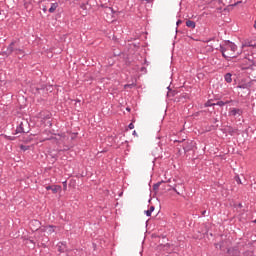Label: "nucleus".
<instances>
[{"mask_svg":"<svg viewBox=\"0 0 256 256\" xmlns=\"http://www.w3.org/2000/svg\"><path fill=\"white\" fill-rule=\"evenodd\" d=\"M57 7H59V3L55 2V3H52L50 8H49V13H53L54 11H57Z\"/></svg>","mask_w":256,"mask_h":256,"instance_id":"obj_12","label":"nucleus"},{"mask_svg":"<svg viewBox=\"0 0 256 256\" xmlns=\"http://www.w3.org/2000/svg\"><path fill=\"white\" fill-rule=\"evenodd\" d=\"M31 243H34L33 240H30Z\"/></svg>","mask_w":256,"mask_h":256,"instance_id":"obj_41","label":"nucleus"},{"mask_svg":"<svg viewBox=\"0 0 256 256\" xmlns=\"http://www.w3.org/2000/svg\"><path fill=\"white\" fill-rule=\"evenodd\" d=\"M67 182H64V185H66Z\"/></svg>","mask_w":256,"mask_h":256,"instance_id":"obj_43","label":"nucleus"},{"mask_svg":"<svg viewBox=\"0 0 256 256\" xmlns=\"http://www.w3.org/2000/svg\"><path fill=\"white\" fill-rule=\"evenodd\" d=\"M244 47H256V42L253 40L245 42Z\"/></svg>","mask_w":256,"mask_h":256,"instance_id":"obj_17","label":"nucleus"},{"mask_svg":"<svg viewBox=\"0 0 256 256\" xmlns=\"http://www.w3.org/2000/svg\"><path fill=\"white\" fill-rule=\"evenodd\" d=\"M65 1H70V3H75V0H65Z\"/></svg>","mask_w":256,"mask_h":256,"instance_id":"obj_36","label":"nucleus"},{"mask_svg":"<svg viewBox=\"0 0 256 256\" xmlns=\"http://www.w3.org/2000/svg\"><path fill=\"white\" fill-rule=\"evenodd\" d=\"M126 110L131 111V109H130V108H126Z\"/></svg>","mask_w":256,"mask_h":256,"instance_id":"obj_40","label":"nucleus"},{"mask_svg":"<svg viewBox=\"0 0 256 256\" xmlns=\"http://www.w3.org/2000/svg\"><path fill=\"white\" fill-rule=\"evenodd\" d=\"M46 191H52V193L57 194L61 191V185H49L45 187Z\"/></svg>","mask_w":256,"mask_h":256,"instance_id":"obj_5","label":"nucleus"},{"mask_svg":"<svg viewBox=\"0 0 256 256\" xmlns=\"http://www.w3.org/2000/svg\"><path fill=\"white\" fill-rule=\"evenodd\" d=\"M5 137L8 141H15V139H17V137L15 136H5Z\"/></svg>","mask_w":256,"mask_h":256,"instance_id":"obj_24","label":"nucleus"},{"mask_svg":"<svg viewBox=\"0 0 256 256\" xmlns=\"http://www.w3.org/2000/svg\"><path fill=\"white\" fill-rule=\"evenodd\" d=\"M235 181L238 183V185H243V182H241V178L239 176H235Z\"/></svg>","mask_w":256,"mask_h":256,"instance_id":"obj_22","label":"nucleus"},{"mask_svg":"<svg viewBox=\"0 0 256 256\" xmlns=\"http://www.w3.org/2000/svg\"><path fill=\"white\" fill-rule=\"evenodd\" d=\"M15 56L18 57V59H23V57H25V50L19 48L17 52H15Z\"/></svg>","mask_w":256,"mask_h":256,"instance_id":"obj_10","label":"nucleus"},{"mask_svg":"<svg viewBox=\"0 0 256 256\" xmlns=\"http://www.w3.org/2000/svg\"><path fill=\"white\" fill-rule=\"evenodd\" d=\"M215 247H216V249H218V248H219V249H223V242L220 243V244H219V243H216V244H215Z\"/></svg>","mask_w":256,"mask_h":256,"instance_id":"obj_27","label":"nucleus"},{"mask_svg":"<svg viewBox=\"0 0 256 256\" xmlns=\"http://www.w3.org/2000/svg\"><path fill=\"white\" fill-rule=\"evenodd\" d=\"M161 183H163V181L157 182L156 184H154L152 187L153 191L155 192L159 191V187H161Z\"/></svg>","mask_w":256,"mask_h":256,"instance_id":"obj_19","label":"nucleus"},{"mask_svg":"<svg viewBox=\"0 0 256 256\" xmlns=\"http://www.w3.org/2000/svg\"><path fill=\"white\" fill-rule=\"evenodd\" d=\"M45 89H47V86L46 85H42L40 88H36V91H38V93H39L40 91H43Z\"/></svg>","mask_w":256,"mask_h":256,"instance_id":"obj_23","label":"nucleus"},{"mask_svg":"<svg viewBox=\"0 0 256 256\" xmlns=\"http://www.w3.org/2000/svg\"><path fill=\"white\" fill-rule=\"evenodd\" d=\"M182 147L185 153H189V151H193V147H195V144L193 143V141H186L183 143Z\"/></svg>","mask_w":256,"mask_h":256,"instance_id":"obj_3","label":"nucleus"},{"mask_svg":"<svg viewBox=\"0 0 256 256\" xmlns=\"http://www.w3.org/2000/svg\"><path fill=\"white\" fill-rule=\"evenodd\" d=\"M237 115L239 117H241V115H243V110L239 109V108H230L229 110V116L230 117H237Z\"/></svg>","mask_w":256,"mask_h":256,"instance_id":"obj_4","label":"nucleus"},{"mask_svg":"<svg viewBox=\"0 0 256 256\" xmlns=\"http://www.w3.org/2000/svg\"><path fill=\"white\" fill-rule=\"evenodd\" d=\"M219 51L222 53V57H224L226 61H230V59H235V57H237V55H235L237 45L229 40L225 41L223 45L219 46Z\"/></svg>","mask_w":256,"mask_h":256,"instance_id":"obj_1","label":"nucleus"},{"mask_svg":"<svg viewBox=\"0 0 256 256\" xmlns=\"http://www.w3.org/2000/svg\"><path fill=\"white\" fill-rule=\"evenodd\" d=\"M233 75L231 73H226L224 76V79L226 81V83H232L233 82Z\"/></svg>","mask_w":256,"mask_h":256,"instance_id":"obj_14","label":"nucleus"},{"mask_svg":"<svg viewBox=\"0 0 256 256\" xmlns=\"http://www.w3.org/2000/svg\"><path fill=\"white\" fill-rule=\"evenodd\" d=\"M153 211H155V206H150V208L145 211V215L147 217H151V213H153Z\"/></svg>","mask_w":256,"mask_h":256,"instance_id":"obj_16","label":"nucleus"},{"mask_svg":"<svg viewBox=\"0 0 256 256\" xmlns=\"http://www.w3.org/2000/svg\"><path fill=\"white\" fill-rule=\"evenodd\" d=\"M67 182H64V185H66Z\"/></svg>","mask_w":256,"mask_h":256,"instance_id":"obj_42","label":"nucleus"},{"mask_svg":"<svg viewBox=\"0 0 256 256\" xmlns=\"http://www.w3.org/2000/svg\"><path fill=\"white\" fill-rule=\"evenodd\" d=\"M186 27H189L190 29H195L196 23L193 20H187L186 21Z\"/></svg>","mask_w":256,"mask_h":256,"instance_id":"obj_13","label":"nucleus"},{"mask_svg":"<svg viewBox=\"0 0 256 256\" xmlns=\"http://www.w3.org/2000/svg\"><path fill=\"white\" fill-rule=\"evenodd\" d=\"M253 243H255V242H251V243H249L248 245H250V246H251V245H253Z\"/></svg>","mask_w":256,"mask_h":256,"instance_id":"obj_39","label":"nucleus"},{"mask_svg":"<svg viewBox=\"0 0 256 256\" xmlns=\"http://www.w3.org/2000/svg\"><path fill=\"white\" fill-rule=\"evenodd\" d=\"M128 129H135V125H134L133 123H130V124L128 125Z\"/></svg>","mask_w":256,"mask_h":256,"instance_id":"obj_29","label":"nucleus"},{"mask_svg":"<svg viewBox=\"0 0 256 256\" xmlns=\"http://www.w3.org/2000/svg\"><path fill=\"white\" fill-rule=\"evenodd\" d=\"M254 29H256V20H255V22H254Z\"/></svg>","mask_w":256,"mask_h":256,"instance_id":"obj_38","label":"nucleus"},{"mask_svg":"<svg viewBox=\"0 0 256 256\" xmlns=\"http://www.w3.org/2000/svg\"><path fill=\"white\" fill-rule=\"evenodd\" d=\"M215 103H211V101H208L205 103V107H214Z\"/></svg>","mask_w":256,"mask_h":256,"instance_id":"obj_25","label":"nucleus"},{"mask_svg":"<svg viewBox=\"0 0 256 256\" xmlns=\"http://www.w3.org/2000/svg\"><path fill=\"white\" fill-rule=\"evenodd\" d=\"M254 223H256V219L254 220Z\"/></svg>","mask_w":256,"mask_h":256,"instance_id":"obj_44","label":"nucleus"},{"mask_svg":"<svg viewBox=\"0 0 256 256\" xmlns=\"http://www.w3.org/2000/svg\"><path fill=\"white\" fill-rule=\"evenodd\" d=\"M30 227L32 231H38L41 227V222L39 220H32L30 221Z\"/></svg>","mask_w":256,"mask_h":256,"instance_id":"obj_6","label":"nucleus"},{"mask_svg":"<svg viewBox=\"0 0 256 256\" xmlns=\"http://www.w3.org/2000/svg\"><path fill=\"white\" fill-rule=\"evenodd\" d=\"M225 133H228V135H235V133H237V128H233L231 126H227L225 129H224Z\"/></svg>","mask_w":256,"mask_h":256,"instance_id":"obj_9","label":"nucleus"},{"mask_svg":"<svg viewBox=\"0 0 256 256\" xmlns=\"http://www.w3.org/2000/svg\"><path fill=\"white\" fill-rule=\"evenodd\" d=\"M55 226H51V225H49V226H46L45 228H44V231H47L50 235H51V233H55V228H54Z\"/></svg>","mask_w":256,"mask_h":256,"instance_id":"obj_15","label":"nucleus"},{"mask_svg":"<svg viewBox=\"0 0 256 256\" xmlns=\"http://www.w3.org/2000/svg\"><path fill=\"white\" fill-rule=\"evenodd\" d=\"M201 215H202V217H205V215H207V210H203V211L201 212Z\"/></svg>","mask_w":256,"mask_h":256,"instance_id":"obj_30","label":"nucleus"},{"mask_svg":"<svg viewBox=\"0 0 256 256\" xmlns=\"http://www.w3.org/2000/svg\"><path fill=\"white\" fill-rule=\"evenodd\" d=\"M213 123H219V119H217V118H214V121H213Z\"/></svg>","mask_w":256,"mask_h":256,"instance_id":"obj_33","label":"nucleus"},{"mask_svg":"<svg viewBox=\"0 0 256 256\" xmlns=\"http://www.w3.org/2000/svg\"><path fill=\"white\" fill-rule=\"evenodd\" d=\"M42 11H44V13H47V6H44V7L42 8Z\"/></svg>","mask_w":256,"mask_h":256,"instance_id":"obj_32","label":"nucleus"},{"mask_svg":"<svg viewBox=\"0 0 256 256\" xmlns=\"http://www.w3.org/2000/svg\"><path fill=\"white\" fill-rule=\"evenodd\" d=\"M243 256H255V252L253 250H246L243 252Z\"/></svg>","mask_w":256,"mask_h":256,"instance_id":"obj_18","label":"nucleus"},{"mask_svg":"<svg viewBox=\"0 0 256 256\" xmlns=\"http://www.w3.org/2000/svg\"><path fill=\"white\" fill-rule=\"evenodd\" d=\"M20 149H21L22 151H27V150L29 149V146L21 145V146H20Z\"/></svg>","mask_w":256,"mask_h":256,"instance_id":"obj_28","label":"nucleus"},{"mask_svg":"<svg viewBox=\"0 0 256 256\" xmlns=\"http://www.w3.org/2000/svg\"><path fill=\"white\" fill-rule=\"evenodd\" d=\"M18 133H25V129L23 128V122H21L15 130V135H18Z\"/></svg>","mask_w":256,"mask_h":256,"instance_id":"obj_11","label":"nucleus"},{"mask_svg":"<svg viewBox=\"0 0 256 256\" xmlns=\"http://www.w3.org/2000/svg\"><path fill=\"white\" fill-rule=\"evenodd\" d=\"M133 87H137V84L132 83V84H125L124 89H133Z\"/></svg>","mask_w":256,"mask_h":256,"instance_id":"obj_21","label":"nucleus"},{"mask_svg":"<svg viewBox=\"0 0 256 256\" xmlns=\"http://www.w3.org/2000/svg\"><path fill=\"white\" fill-rule=\"evenodd\" d=\"M59 253H65L67 251V244L65 242H59L57 244Z\"/></svg>","mask_w":256,"mask_h":256,"instance_id":"obj_8","label":"nucleus"},{"mask_svg":"<svg viewBox=\"0 0 256 256\" xmlns=\"http://www.w3.org/2000/svg\"><path fill=\"white\" fill-rule=\"evenodd\" d=\"M19 51V44L17 43L16 40H13L7 47L6 51L3 52L6 57H10L14 53H17Z\"/></svg>","mask_w":256,"mask_h":256,"instance_id":"obj_2","label":"nucleus"},{"mask_svg":"<svg viewBox=\"0 0 256 256\" xmlns=\"http://www.w3.org/2000/svg\"><path fill=\"white\" fill-rule=\"evenodd\" d=\"M132 135H135V136H137V131H133V133H132Z\"/></svg>","mask_w":256,"mask_h":256,"instance_id":"obj_35","label":"nucleus"},{"mask_svg":"<svg viewBox=\"0 0 256 256\" xmlns=\"http://www.w3.org/2000/svg\"><path fill=\"white\" fill-rule=\"evenodd\" d=\"M228 103H231L230 101H218L217 103H215V105H218L219 107H224V105H228Z\"/></svg>","mask_w":256,"mask_h":256,"instance_id":"obj_20","label":"nucleus"},{"mask_svg":"<svg viewBox=\"0 0 256 256\" xmlns=\"http://www.w3.org/2000/svg\"><path fill=\"white\" fill-rule=\"evenodd\" d=\"M181 23H183V21H182V20H178V21L176 22V25L179 26V25H181Z\"/></svg>","mask_w":256,"mask_h":256,"instance_id":"obj_31","label":"nucleus"},{"mask_svg":"<svg viewBox=\"0 0 256 256\" xmlns=\"http://www.w3.org/2000/svg\"><path fill=\"white\" fill-rule=\"evenodd\" d=\"M147 3H153V0H146Z\"/></svg>","mask_w":256,"mask_h":256,"instance_id":"obj_37","label":"nucleus"},{"mask_svg":"<svg viewBox=\"0 0 256 256\" xmlns=\"http://www.w3.org/2000/svg\"><path fill=\"white\" fill-rule=\"evenodd\" d=\"M164 247H171V244L167 243L164 245Z\"/></svg>","mask_w":256,"mask_h":256,"instance_id":"obj_34","label":"nucleus"},{"mask_svg":"<svg viewBox=\"0 0 256 256\" xmlns=\"http://www.w3.org/2000/svg\"><path fill=\"white\" fill-rule=\"evenodd\" d=\"M249 61H250V67H256V61L255 60L249 59Z\"/></svg>","mask_w":256,"mask_h":256,"instance_id":"obj_26","label":"nucleus"},{"mask_svg":"<svg viewBox=\"0 0 256 256\" xmlns=\"http://www.w3.org/2000/svg\"><path fill=\"white\" fill-rule=\"evenodd\" d=\"M183 189H185V186H183V184H180V185H175V187L172 188V191H175L177 195H182Z\"/></svg>","mask_w":256,"mask_h":256,"instance_id":"obj_7","label":"nucleus"}]
</instances>
